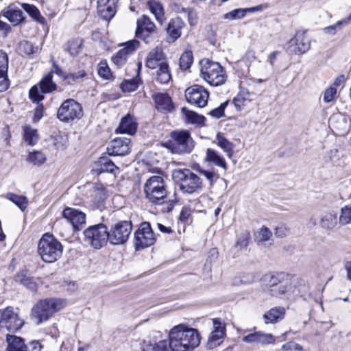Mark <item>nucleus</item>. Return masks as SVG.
Returning <instances> with one entry per match:
<instances>
[{
  "label": "nucleus",
  "mask_w": 351,
  "mask_h": 351,
  "mask_svg": "<svg viewBox=\"0 0 351 351\" xmlns=\"http://www.w3.org/2000/svg\"><path fill=\"white\" fill-rule=\"evenodd\" d=\"M170 137L171 139L165 143V147L172 153L189 154L195 147V142L189 131H173Z\"/></svg>",
  "instance_id": "nucleus-7"
},
{
  "label": "nucleus",
  "mask_w": 351,
  "mask_h": 351,
  "mask_svg": "<svg viewBox=\"0 0 351 351\" xmlns=\"http://www.w3.org/2000/svg\"><path fill=\"white\" fill-rule=\"evenodd\" d=\"M337 94V89L333 86H330L324 93L323 99L324 102L329 103L332 101Z\"/></svg>",
  "instance_id": "nucleus-57"
},
{
  "label": "nucleus",
  "mask_w": 351,
  "mask_h": 351,
  "mask_svg": "<svg viewBox=\"0 0 351 351\" xmlns=\"http://www.w3.org/2000/svg\"><path fill=\"white\" fill-rule=\"evenodd\" d=\"M82 45V39L80 38H72L65 43L64 50L68 51L71 56H76L79 54Z\"/></svg>",
  "instance_id": "nucleus-37"
},
{
  "label": "nucleus",
  "mask_w": 351,
  "mask_h": 351,
  "mask_svg": "<svg viewBox=\"0 0 351 351\" xmlns=\"http://www.w3.org/2000/svg\"><path fill=\"white\" fill-rule=\"evenodd\" d=\"M199 64L201 77L210 86H219L225 84L228 75L225 69L219 62L204 59Z\"/></svg>",
  "instance_id": "nucleus-5"
},
{
  "label": "nucleus",
  "mask_w": 351,
  "mask_h": 351,
  "mask_svg": "<svg viewBox=\"0 0 351 351\" xmlns=\"http://www.w3.org/2000/svg\"><path fill=\"white\" fill-rule=\"evenodd\" d=\"M288 233L287 228L284 226H280L276 228L275 234L278 237L282 238L285 237Z\"/></svg>",
  "instance_id": "nucleus-63"
},
{
  "label": "nucleus",
  "mask_w": 351,
  "mask_h": 351,
  "mask_svg": "<svg viewBox=\"0 0 351 351\" xmlns=\"http://www.w3.org/2000/svg\"><path fill=\"white\" fill-rule=\"evenodd\" d=\"M42 348L38 341H33L27 346V351H41Z\"/></svg>",
  "instance_id": "nucleus-61"
},
{
  "label": "nucleus",
  "mask_w": 351,
  "mask_h": 351,
  "mask_svg": "<svg viewBox=\"0 0 351 351\" xmlns=\"http://www.w3.org/2000/svg\"><path fill=\"white\" fill-rule=\"evenodd\" d=\"M285 308L281 306L274 307L263 315L265 324H274L284 318Z\"/></svg>",
  "instance_id": "nucleus-31"
},
{
  "label": "nucleus",
  "mask_w": 351,
  "mask_h": 351,
  "mask_svg": "<svg viewBox=\"0 0 351 351\" xmlns=\"http://www.w3.org/2000/svg\"><path fill=\"white\" fill-rule=\"evenodd\" d=\"M3 16L14 26L18 25L25 20L23 12L14 4H10L3 12Z\"/></svg>",
  "instance_id": "nucleus-28"
},
{
  "label": "nucleus",
  "mask_w": 351,
  "mask_h": 351,
  "mask_svg": "<svg viewBox=\"0 0 351 351\" xmlns=\"http://www.w3.org/2000/svg\"><path fill=\"white\" fill-rule=\"evenodd\" d=\"M182 11L187 13L188 21L191 25H195L197 22V14L195 11L190 8H182Z\"/></svg>",
  "instance_id": "nucleus-58"
},
{
  "label": "nucleus",
  "mask_w": 351,
  "mask_h": 351,
  "mask_svg": "<svg viewBox=\"0 0 351 351\" xmlns=\"http://www.w3.org/2000/svg\"><path fill=\"white\" fill-rule=\"evenodd\" d=\"M137 130V123L135 118L130 114L123 117L118 128L116 130L117 132L128 134L133 135L136 133Z\"/></svg>",
  "instance_id": "nucleus-27"
},
{
  "label": "nucleus",
  "mask_w": 351,
  "mask_h": 351,
  "mask_svg": "<svg viewBox=\"0 0 351 351\" xmlns=\"http://www.w3.org/2000/svg\"><path fill=\"white\" fill-rule=\"evenodd\" d=\"M84 235L85 241L95 249L101 248L109 241L107 227L103 223L88 227Z\"/></svg>",
  "instance_id": "nucleus-9"
},
{
  "label": "nucleus",
  "mask_w": 351,
  "mask_h": 351,
  "mask_svg": "<svg viewBox=\"0 0 351 351\" xmlns=\"http://www.w3.org/2000/svg\"><path fill=\"white\" fill-rule=\"evenodd\" d=\"M198 171L201 176H204L209 182L210 186H212L214 183L218 180L219 175L215 171L205 170L199 169Z\"/></svg>",
  "instance_id": "nucleus-53"
},
{
  "label": "nucleus",
  "mask_w": 351,
  "mask_h": 351,
  "mask_svg": "<svg viewBox=\"0 0 351 351\" xmlns=\"http://www.w3.org/2000/svg\"><path fill=\"white\" fill-rule=\"evenodd\" d=\"M23 321L19 318L12 307L0 310V328L9 332H16L23 325Z\"/></svg>",
  "instance_id": "nucleus-14"
},
{
  "label": "nucleus",
  "mask_w": 351,
  "mask_h": 351,
  "mask_svg": "<svg viewBox=\"0 0 351 351\" xmlns=\"http://www.w3.org/2000/svg\"><path fill=\"white\" fill-rule=\"evenodd\" d=\"M98 165L99 167L98 171H99L100 173H114V171L118 169V167L114 164V162L106 157H101L99 160Z\"/></svg>",
  "instance_id": "nucleus-43"
},
{
  "label": "nucleus",
  "mask_w": 351,
  "mask_h": 351,
  "mask_svg": "<svg viewBox=\"0 0 351 351\" xmlns=\"http://www.w3.org/2000/svg\"><path fill=\"white\" fill-rule=\"evenodd\" d=\"M290 43L295 45L293 51L298 54L306 53L311 47L309 39L306 37L304 32H298Z\"/></svg>",
  "instance_id": "nucleus-26"
},
{
  "label": "nucleus",
  "mask_w": 351,
  "mask_h": 351,
  "mask_svg": "<svg viewBox=\"0 0 351 351\" xmlns=\"http://www.w3.org/2000/svg\"><path fill=\"white\" fill-rule=\"evenodd\" d=\"M156 107L160 111H170L172 108L171 99L166 93H158L154 95Z\"/></svg>",
  "instance_id": "nucleus-33"
},
{
  "label": "nucleus",
  "mask_w": 351,
  "mask_h": 351,
  "mask_svg": "<svg viewBox=\"0 0 351 351\" xmlns=\"http://www.w3.org/2000/svg\"><path fill=\"white\" fill-rule=\"evenodd\" d=\"M87 73L84 69L79 70L76 72L70 73L63 75V80L66 81L68 84L80 82L84 80Z\"/></svg>",
  "instance_id": "nucleus-45"
},
{
  "label": "nucleus",
  "mask_w": 351,
  "mask_h": 351,
  "mask_svg": "<svg viewBox=\"0 0 351 351\" xmlns=\"http://www.w3.org/2000/svg\"><path fill=\"white\" fill-rule=\"evenodd\" d=\"M130 139L128 138H117L112 141L107 151L111 156H125L130 152Z\"/></svg>",
  "instance_id": "nucleus-20"
},
{
  "label": "nucleus",
  "mask_w": 351,
  "mask_h": 351,
  "mask_svg": "<svg viewBox=\"0 0 351 351\" xmlns=\"http://www.w3.org/2000/svg\"><path fill=\"white\" fill-rule=\"evenodd\" d=\"M167 345L166 340H160L158 342L143 340L141 344L142 351H167Z\"/></svg>",
  "instance_id": "nucleus-34"
},
{
  "label": "nucleus",
  "mask_w": 351,
  "mask_h": 351,
  "mask_svg": "<svg viewBox=\"0 0 351 351\" xmlns=\"http://www.w3.org/2000/svg\"><path fill=\"white\" fill-rule=\"evenodd\" d=\"M154 70L156 71L153 73V77L156 82L160 84H166L169 82L171 79V74L168 62L160 64Z\"/></svg>",
  "instance_id": "nucleus-29"
},
{
  "label": "nucleus",
  "mask_w": 351,
  "mask_h": 351,
  "mask_svg": "<svg viewBox=\"0 0 351 351\" xmlns=\"http://www.w3.org/2000/svg\"><path fill=\"white\" fill-rule=\"evenodd\" d=\"M228 102L222 103L219 107L213 109L208 113V114L211 115L215 118H220L224 115V109L227 106Z\"/></svg>",
  "instance_id": "nucleus-60"
},
{
  "label": "nucleus",
  "mask_w": 351,
  "mask_h": 351,
  "mask_svg": "<svg viewBox=\"0 0 351 351\" xmlns=\"http://www.w3.org/2000/svg\"><path fill=\"white\" fill-rule=\"evenodd\" d=\"M62 216L70 222L73 228L80 230L86 223V215L75 208L66 207L62 212Z\"/></svg>",
  "instance_id": "nucleus-19"
},
{
  "label": "nucleus",
  "mask_w": 351,
  "mask_h": 351,
  "mask_svg": "<svg viewBox=\"0 0 351 351\" xmlns=\"http://www.w3.org/2000/svg\"><path fill=\"white\" fill-rule=\"evenodd\" d=\"M339 223L343 226L351 223V204L341 208Z\"/></svg>",
  "instance_id": "nucleus-51"
},
{
  "label": "nucleus",
  "mask_w": 351,
  "mask_h": 351,
  "mask_svg": "<svg viewBox=\"0 0 351 351\" xmlns=\"http://www.w3.org/2000/svg\"><path fill=\"white\" fill-rule=\"evenodd\" d=\"M7 198L16 204L22 211H24L28 204V200L23 195H18L12 193L7 194Z\"/></svg>",
  "instance_id": "nucleus-44"
},
{
  "label": "nucleus",
  "mask_w": 351,
  "mask_h": 351,
  "mask_svg": "<svg viewBox=\"0 0 351 351\" xmlns=\"http://www.w3.org/2000/svg\"><path fill=\"white\" fill-rule=\"evenodd\" d=\"M204 162L213 164L224 171L228 169L227 163L223 157H222L217 151L211 148H208L206 152Z\"/></svg>",
  "instance_id": "nucleus-30"
},
{
  "label": "nucleus",
  "mask_w": 351,
  "mask_h": 351,
  "mask_svg": "<svg viewBox=\"0 0 351 351\" xmlns=\"http://www.w3.org/2000/svg\"><path fill=\"white\" fill-rule=\"evenodd\" d=\"M172 176L183 193H197L204 187L202 178L189 169L175 170Z\"/></svg>",
  "instance_id": "nucleus-4"
},
{
  "label": "nucleus",
  "mask_w": 351,
  "mask_h": 351,
  "mask_svg": "<svg viewBox=\"0 0 351 351\" xmlns=\"http://www.w3.org/2000/svg\"><path fill=\"white\" fill-rule=\"evenodd\" d=\"M141 82L140 77H136L130 80H125L121 84V88L123 92H132L134 91L138 87V85Z\"/></svg>",
  "instance_id": "nucleus-47"
},
{
  "label": "nucleus",
  "mask_w": 351,
  "mask_h": 351,
  "mask_svg": "<svg viewBox=\"0 0 351 351\" xmlns=\"http://www.w3.org/2000/svg\"><path fill=\"white\" fill-rule=\"evenodd\" d=\"M242 340L245 343H260L262 345L274 344L276 342V338L272 334L261 331L251 332L244 336Z\"/></svg>",
  "instance_id": "nucleus-22"
},
{
  "label": "nucleus",
  "mask_w": 351,
  "mask_h": 351,
  "mask_svg": "<svg viewBox=\"0 0 351 351\" xmlns=\"http://www.w3.org/2000/svg\"><path fill=\"white\" fill-rule=\"evenodd\" d=\"M185 97L190 104L203 108L208 103L209 93L204 86L195 84L186 89Z\"/></svg>",
  "instance_id": "nucleus-16"
},
{
  "label": "nucleus",
  "mask_w": 351,
  "mask_h": 351,
  "mask_svg": "<svg viewBox=\"0 0 351 351\" xmlns=\"http://www.w3.org/2000/svg\"><path fill=\"white\" fill-rule=\"evenodd\" d=\"M148 6L151 12L155 16L156 19L162 24L165 20L164 10L162 4L157 1H149Z\"/></svg>",
  "instance_id": "nucleus-40"
},
{
  "label": "nucleus",
  "mask_w": 351,
  "mask_h": 351,
  "mask_svg": "<svg viewBox=\"0 0 351 351\" xmlns=\"http://www.w3.org/2000/svg\"><path fill=\"white\" fill-rule=\"evenodd\" d=\"M351 21V14H350L346 19L337 21L335 24L326 27L323 29L326 34L334 35L337 30L342 28L343 26L348 25Z\"/></svg>",
  "instance_id": "nucleus-46"
},
{
  "label": "nucleus",
  "mask_w": 351,
  "mask_h": 351,
  "mask_svg": "<svg viewBox=\"0 0 351 351\" xmlns=\"http://www.w3.org/2000/svg\"><path fill=\"white\" fill-rule=\"evenodd\" d=\"M56 84L53 82L52 73L43 77L38 84L34 85L29 90V98L33 102L38 104L44 99V93L56 90Z\"/></svg>",
  "instance_id": "nucleus-12"
},
{
  "label": "nucleus",
  "mask_w": 351,
  "mask_h": 351,
  "mask_svg": "<svg viewBox=\"0 0 351 351\" xmlns=\"http://www.w3.org/2000/svg\"><path fill=\"white\" fill-rule=\"evenodd\" d=\"M64 307V300L51 298L40 300L31 310V319L40 325L47 321Z\"/></svg>",
  "instance_id": "nucleus-2"
},
{
  "label": "nucleus",
  "mask_w": 351,
  "mask_h": 351,
  "mask_svg": "<svg viewBox=\"0 0 351 351\" xmlns=\"http://www.w3.org/2000/svg\"><path fill=\"white\" fill-rule=\"evenodd\" d=\"M182 112L185 117L186 121L188 123H199L203 121L204 117L202 116H199L186 108H182Z\"/></svg>",
  "instance_id": "nucleus-49"
},
{
  "label": "nucleus",
  "mask_w": 351,
  "mask_h": 351,
  "mask_svg": "<svg viewBox=\"0 0 351 351\" xmlns=\"http://www.w3.org/2000/svg\"><path fill=\"white\" fill-rule=\"evenodd\" d=\"M280 351H305L304 348L295 341H289L283 344Z\"/></svg>",
  "instance_id": "nucleus-56"
},
{
  "label": "nucleus",
  "mask_w": 351,
  "mask_h": 351,
  "mask_svg": "<svg viewBox=\"0 0 351 351\" xmlns=\"http://www.w3.org/2000/svg\"><path fill=\"white\" fill-rule=\"evenodd\" d=\"M156 236L149 222H143L134 233V245L136 250L153 245Z\"/></svg>",
  "instance_id": "nucleus-13"
},
{
  "label": "nucleus",
  "mask_w": 351,
  "mask_h": 351,
  "mask_svg": "<svg viewBox=\"0 0 351 351\" xmlns=\"http://www.w3.org/2000/svg\"><path fill=\"white\" fill-rule=\"evenodd\" d=\"M83 116V109L80 104L73 99L65 100L57 112V117L62 122L69 123L80 119Z\"/></svg>",
  "instance_id": "nucleus-10"
},
{
  "label": "nucleus",
  "mask_w": 351,
  "mask_h": 351,
  "mask_svg": "<svg viewBox=\"0 0 351 351\" xmlns=\"http://www.w3.org/2000/svg\"><path fill=\"white\" fill-rule=\"evenodd\" d=\"M132 230V225L130 221L118 222L108 231L109 242L113 245L123 244L128 241Z\"/></svg>",
  "instance_id": "nucleus-11"
},
{
  "label": "nucleus",
  "mask_w": 351,
  "mask_h": 351,
  "mask_svg": "<svg viewBox=\"0 0 351 351\" xmlns=\"http://www.w3.org/2000/svg\"><path fill=\"white\" fill-rule=\"evenodd\" d=\"M168 62L167 56L160 47L151 50L146 58L145 66L150 69H155L163 63Z\"/></svg>",
  "instance_id": "nucleus-23"
},
{
  "label": "nucleus",
  "mask_w": 351,
  "mask_h": 351,
  "mask_svg": "<svg viewBox=\"0 0 351 351\" xmlns=\"http://www.w3.org/2000/svg\"><path fill=\"white\" fill-rule=\"evenodd\" d=\"M98 75L104 80H110L112 77L110 69L106 62H100L97 69Z\"/></svg>",
  "instance_id": "nucleus-52"
},
{
  "label": "nucleus",
  "mask_w": 351,
  "mask_h": 351,
  "mask_svg": "<svg viewBox=\"0 0 351 351\" xmlns=\"http://www.w3.org/2000/svg\"><path fill=\"white\" fill-rule=\"evenodd\" d=\"M245 98L243 96V93H239L233 100V103L235 106V107L241 110V106L243 104V102L245 101Z\"/></svg>",
  "instance_id": "nucleus-62"
},
{
  "label": "nucleus",
  "mask_w": 351,
  "mask_h": 351,
  "mask_svg": "<svg viewBox=\"0 0 351 351\" xmlns=\"http://www.w3.org/2000/svg\"><path fill=\"white\" fill-rule=\"evenodd\" d=\"M217 144L220 147L226 154L227 156L231 158L234 154V145L226 138L221 133H217L216 136Z\"/></svg>",
  "instance_id": "nucleus-36"
},
{
  "label": "nucleus",
  "mask_w": 351,
  "mask_h": 351,
  "mask_svg": "<svg viewBox=\"0 0 351 351\" xmlns=\"http://www.w3.org/2000/svg\"><path fill=\"white\" fill-rule=\"evenodd\" d=\"M250 239V234L249 232L245 231L241 234L238 237L235 246L239 249H243L248 245L249 240Z\"/></svg>",
  "instance_id": "nucleus-55"
},
{
  "label": "nucleus",
  "mask_w": 351,
  "mask_h": 351,
  "mask_svg": "<svg viewBox=\"0 0 351 351\" xmlns=\"http://www.w3.org/2000/svg\"><path fill=\"white\" fill-rule=\"evenodd\" d=\"M15 281L19 282L32 291L35 292L37 291L38 286L36 282L27 274V272L23 271L16 275Z\"/></svg>",
  "instance_id": "nucleus-35"
},
{
  "label": "nucleus",
  "mask_w": 351,
  "mask_h": 351,
  "mask_svg": "<svg viewBox=\"0 0 351 351\" xmlns=\"http://www.w3.org/2000/svg\"><path fill=\"white\" fill-rule=\"evenodd\" d=\"M19 49L25 55H31L34 52L33 45L25 40L20 43Z\"/></svg>",
  "instance_id": "nucleus-59"
},
{
  "label": "nucleus",
  "mask_w": 351,
  "mask_h": 351,
  "mask_svg": "<svg viewBox=\"0 0 351 351\" xmlns=\"http://www.w3.org/2000/svg\"><path fill=\"white\" fill-rule=\"evenodd\" d=\"M245 16L243 8H237L225 14L223 18L232 21L243 19Z\"/></svg>",
  "instance_id": "nucleus-54"
},
{
  "label": "nucleus",
  "mask_w": 351,
  "mask_h": 351,
  "mask_svg": "<svg viewBox=\"0 0 351 351\" xmlns=\"http://www.w3.org/2000/svg\"><path fill=\"white\" fill-rule=\"evenodd\" d=\"M21 7L35 21L41 24L45 23V18L40 15L39 10L36 6H34V5L23 3H21Z\"/></svg>",
  "instance_id": "nucleus-41"
},
{
  "label": "nucleus",
  "mask_w": 351,
  "mask_h": 351,
  "mask_svg": "<svg viewBox=\"0 0 351 351\" xmlns=\"http://www.w3.org/2000/svg\"><path fill=\"white\" fill-rule=\"evenodd\" d=\"M7 351H27L24 340L16 335H6Z\"/></svg>",
  "instance_id": "nucleus-32"
},
{
  "label": "nucleus",
  "mask_w": 351,
  "mask_h": 351,
  "mask_svg": "<svg viewBox=\"0 0 351 351\" xmlns=\"http://www.w3.org/2000/svg\"><path fill=\"white\" fill-rule=\"evenodd\" d=\"M47 160L46 155L40 151L29 152L27 160L33 165L40 166L45 162Z\"/></svg>",
  "instance_id": "nucleus-42"
},
{
  "label": "nucleus",
  "mask_w": 351,
  "mask_h": 351,
  "mask_svg": "<svg viewBox=\"0 0 351 351\" xmlns=\"http://www.w3.org/2000/svg\"><path fill=\"white\" fill-rule=\"evenodd\" d=\"M8 54L0 50V92L5 91L10 86V82L8 78Z\"/></svg>",
  "instance_id": "nucleus-25"
},
{
  "label": "nucleus",
  "mask_w": 351,
  "mask_h": 351,
  "mask_svg": "<svg viewBox=\"0 0 351 351\" xmlns=\"http://www.w3.org/2000/svg\"><path fill=\"white\" fill-rule=\"evenodd\" d=\"M193 57L190 51H184L180 58V67L182 70H186L190 68L193 63Z\"/></svg>",
  "instance_id": "nucleus-48"
},
{
  "label": "nucleus",
  "mask_w": 351,
  "mask_h": 351,
  "mask_svg": "<svg viewBox=\"0 0 351 351\" xmlns=\"http://www.w3.org/2000/svg\"><path fill=\"white\" fill-rule=\"evenodd\" d=\"M197 330L180 324L169 332V346L172 351H192L200 343Z\"/></svg>",
  "instance_id": "nucleus-1"
},
{
  "label": "nucleus",
  "mask_w": 351,
  "mask_h": 351,
  "mask_svg": "<svg viewBox=\"0 0 351 351\" xmlns=\"http://www.w3.org/2000/svg\"><path fill=\"white\" fill-rule=\"evenodd\" d=\"M272 235L270 230L266 227L261 228L257 232L254 234V240L257 243H263L269 240Z\"/></svg>",
  "instance_id": "nucleus-50"
},
{
  "label": "nucleus",
  "mask_w": 351,
  "mask_h": 351,
  "mask_svg": "<svg viewBox=\"0 0 351 351\" xmlns=\"http://www.w3.org/2000/svg\"><path fill=\"white\" fill-rule=\"evenodd\" d=\"M319 223L324 229H332L337 223V214L332 212L324 214L320 219Z\"/></svg>",
  "instance_id": "nucleus-38"
},
{
  "label": "nucleus",
  "mask_w": 351,
  "mask_h": 351,
  "mask_svg": "<svg viewBox=\"0 0 351 351\" xmlns=\"http://www.w3.org/2000/svg\"><path fill=\"white\" fill-rule=\"evenodd\" d=\"M0 31L3 32V36H7L11 31V27L6 23L0 20Z\"/></svg>",
  "instance_id": "nucleus-64"
},
{
  "label": "nucleus",
  "mask_w": 351,
  "mask_h": 351,
  "mask_svg": "<svg viewBox=\"0 0 351 351\" xmlns=\"http://www.w3.org/2000/svg\"><path fill=\"white\" fill-rule=\"evenodd\" d=\"M264 280L267 282V287L271 296L281 297L291 289L288 276L283 273L267 274Z\"/></svg>",
  "instance_id": "nucleus-8"
},
{
  "label": "nucleus",
  "mask_w": 351,
  "mask_h": 351,
  "mask_svg": "<svg viewBox=\"0 0 351 351\" xmlns=\"http://www.w3.org/2000/svg\"><path fill=\"white\" fill-rule=\"evenodd\" d=\"M23 136L25 141L29 145H34L39 139V135L36 129L26 125L23 128Z\"/></svg>",
  "instance_id": "nucleus-39"
},
{
  "label": "nucleus",
  "mask_w": 351,
  "mask_h": 351,
  "mask_svg": "<svg viewBox=\"0 0 351 351\" xmlns=\"http://www.w3.org/2000/svg\"><path fill=\"white\" fill-rule=\"evenodd\" d=\"M145 197L154 204H162L167 201V190L162 177L153 176L143 186Z\"/></svg>",
  "instance_id": "nucleus-6"
},
{
  "label": "nucleus",
  "mask_w": 351,
  "mask_h": 351,
  "mask_svg": "<svg viewBox=\"0 0 351 351\" xmlns=\"http://www.w3.org/2000/svg\"><path fill=\"white\" fill-rule=\"evenodd\" d=\"M119 0H98L97 12L106 21L110 20L117 12V3Z\"/></svg>",
  "instance_id": "nucleus-21"
},
{
  "label": "nucleus",
  "mask_w": 351,
  "mask_h": 351,
  "mask_svg": "<svg viewBox=\"0 0 351 351\" xmlns=\"http://www.w3.org/2000/svg\"><path fill=\"white\" fill-rule=\"evenodd\" d=\"M185 25L183 20L180 17L171 19L167 25V40L169 43L175 42L182 34V29Z\"/></svg>",
  "instance_id": "nucleus-24"
},
{
  "label": "nucleus",
  "mask_w": 351,
  "mask_h": 351,
  "mask_svg": "<svg viewBox=\"0 0 351 351\" xmlns=\"http://www.w3.org/2000/svg\"><path fill=\"white\" fill-rule=\"evenodd\" d=\"M226 335V327L219 319H213V330L211 332L207 342V348L213 349L219 346Z\"/></svg>",
  "instance_id": "nucleus-18"
},
{
  "label": "nucleus",
  "mask_w": 351,
  "mask_h": 351,
  "mask_svg": "<svg viewBox=\"0 0 351 351\" xmlns=\"http://www.w3.org/2000/svg\"><path fill=\"white\" fill-rule=\"evenodd\" d=\"M63 252V245L51 234L45 233L38 243V253L43 261L52 263L58 260Z\"/></svg>",
  "instance_id": "nucleus-3"
},
{
  "label": "nucleus",
  "mask_w": 351,
  "mask_h": 351,
  "mask_svg": "<svg viewBox=\"0 0 351 351\" xmlns=\"http://www.w3.org/2000/svg\"><path fill=\"white\" fill-rule=\"evenodd\" d=\"M139 45V41L135 39L123 43L122 45L124 47L112 57V62L118 66L123 65L126 62L128 56L137 49Z\"/></svg>",
  "instance_id": "nucleus-17"
},
{
  "label": "nucleus",
  "mask_w": 351,
  "mask_h": 351,
  "mask_svg": "<svg viewBox=\"0 0 351 351\" xmlns=\"http://www.w3.org/2000/svg\"><path fill=\"white\" fill-rule=\"evenodd\" d=\"M156 33V27L155 24L150 19L143 15L137 19L136 36L143 40L145 43H150L154 39Z\"/></svg>",
  "instance_id": "nucleus-15"
}]
</instances>
